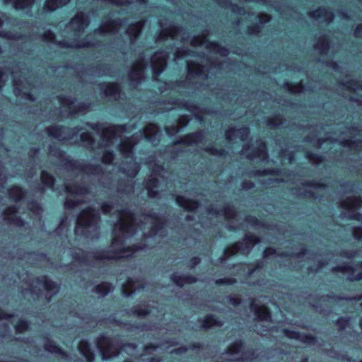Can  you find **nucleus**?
Masks as SVG:
<instances>
[{
	"instance_id": "nucleus-1",
	"label": "nucleus",
	"mask_w": 362,
	"mask_h": 362,
	"mask_svg": "<svg viewBox=\"0 0 362 362\" xmlns=\"http://www.w3.org/2000/svg\"><path fill=\"white\" fill-rule=\"evenodd\" d=\"M103 214L113 211L116 214L117 223L113 228V238L107 250L96 251L94 253H86L81 249L76 248L72 252L74 263L90 264L93 261L111 260L129 257L138 250H144L146 245L125 247L127 239L135 234L139 223L134 215L127 209H123L117 204L104 203L101 206Z\"/></svg>"
},
{
	"instance_id": "nucleus-2",
	"label": "nucleus",
	"mask_w": 362,
	"mask_h": 362,
	"mask_svg": "<svg viewBox=\"0 0 362 362\" xmlns=\"http://www.w3.org/2000/svg\"><path fill=\"white\" fill-rule=\"evenodd\" d=\"M90 23L88 15L83 12L77 13L71 20L67 29L69 31L67 38L71 40L56 42V44L62 48H81L93 47L98 45V40H92L93 35L104 36L107 34L117 33L121 27L122 21L119 19L108 20L103 22L100 28L96 29L93 34L88 35L85 39L80 40L85 29Z\"/></svg>"
},
{
	"instance_id": "nucleus-3",
	"label": "nucleus",
	"mask_w": 362,
	"mask_h": 362,
	"mask_svg": "<svg viewBox=\"0 0 362 362\" xmlns=\"http://www.w3.org/2000/svg\"><path fill=\"white\" fill-rule=\"evenodd\" d=\"M49 156L54 158L56 164L62 167L67 173H70L71 175H78L79 173L99 175L100 177L98 180L104 187H110L114 185L115 181L112 180V174L103 173L100 165H88L69 160L63 151L52 146H49Z\"/></svg>"
},
{
	"instance_id": "nucleus-4",
	"label": "nucleus",
	"mask_w": 362,
	"mask_h": 362,
	"mask_svg": "<svg viewBox=\"0 0 362 362\" xmlns=\"http://www.w3.org/2000/svg\"><path fill=\"white\" fill-rule=\"evenodd\" d=\"M100 214L98 211L88 207L78 215L75 227L77 235H82L91 240L99 238L98 222Z\"/></svg>"
},
{
	"instance_id": "nucleus-5",
	"label": "nucleus",
	"mask_w": 362,
	"mask_h": 362,
	"mask_svg": "<svg viewBox=\"0 0 362 362\" xmlns=\"http://www.w3.org/2000/svg\"><path fill=\"white\" fill-rule=\"evenodd\" d=\"M96 346L100 353L103 360H107L117 356L120 351H126L127 349H129L132 351L129 354L133 355V352L137 348V345L136 344L127 343L122 344L119 338H110L103 335L98 338L96 341Z\"/></svg>"
},
{
	"instance_id": "nucleus-6",
	"label": "nucleus",
	"mask_w": 362,
	"mask_h": 362,
	"mask_svg": "<svg viewBox=\"0 0 362 362\" xmlns=\"http://www.w3.org/2000/svg\"><path fill=\"white\" fill-rule=\"evenodd\" d=\"M204 59H197L194 61H187V77L186 81L177 82V89L180 86H192L194 88H199L203 86H208L204 81L208 79V69L205 70L203 64Z\"/></svg>"
},
{
	"instance_id": "nucleus-7",
	"label": "nucleus",
	"mask_w": 362,
	"mask_h": 362,
	"mask_svg": "<svg viewBox=\"0 0 362 362\" xmlns=\"http://www.w3.org/2000/svg\"><path fill=\"white\" fill-rule=\"evenodd\" d=\"M136 143L135 136H132L121 140L118 145L120 153L127 160H129L122 163L120 171L131 179L135 177L140 170L139 164L135 162L132 157L133 147Z\"/></svg>"
},
{
	"instance_id": "nucleus-8",
	"label": "nucleus",
	"mask_w": 362,
	"mask_h": 362,
	"mask_svg": "<svg viewBox=\"0 0 362 362\" xmlns=\"http://www.w3.org/2000/svg\"><path fill=\"white\" fill-rule=\"evenodd\" d=\"M140 222L141 229H149L148 233L144 232L143 233L148 245L152 244L153 238L157 236L163 237L165 235V230H164L165 220L157 214H144L141 216Z\"/></svg>"
},
{
	"instance_id": "nucleus-9",
	"label": "nucleus",
	"mask_w": 362,
	"mask_h": 362,
	"mask_svg": "<svg viewBox=\"0 0 362 362\" xmlns=\"http://www.w3.org/2000/svg\"><path fill=\"white\" fill-rule=\"evenodd\" d=\"M87 125L90 126L93 130L100 135V141L98 143V148L103 147H110L117 142L121 134L126 131L125 126H110L104 127L100 124H89Z\"/></svg>"
},
{
	"instance_id": "nucleus-10",
	"label": "nucleus",
	"mask_w": 362,
	"mask_h": 362,
	"mask_svg": "<svg viewBox=\"0 0 362 362\" xmlns=\"http://www.w3.org/2000/svg\"><path fill=\"white\" fill-rule=\"evenodd\" d=\"M59 286L47 276L36 278L32 281L29 291L31 294L40 298L41 295L45 296L46 303H49L51 298L59 291Z\"/></svg>"
},
{
	"instance_id": "nucleus-11",
	"label": "nucleus",
	"mask_w": 362,
	"mask_h": 362,
	"mask_svg": "<svg viewBox=\"0 0 362 362\" xmlns=\"http://www.w3.org/2000/svg\"><path fill=\"white\" fill-rule=\"evenodd\" d=\"M260 239L256 236L247 233L243 241L236 243L235 244L228 247L224 250L223 257H220L221 262L226 261L230 257L240 253L242 255H247L252 248L258 243Z\"/></svg>"
},
{
	"instance_id": "nucleus-12",
	"label": "nucleus",
	"mask_w": 362,
	"mask_h": 362,
	"mask_svg": "<svg viewBox=\"0 0 362 362\" xmlns=\"http://www.w3.org/2000/svg\"><path fill=\"white\" fill-rule=\"evenodd\" d=\"M28 72V71L27 70L22 69L21 70V76L18 77L17 76L16 70L11 71L13 82V91L16 96L22 95L23 98L30 101H35V98H34L33 95L28 91V89H32L30 82L31 78L30 76L27 78L23 76L27 74Z\"/></svg>"
},
{
	"instance_id": "nucleus-13",
	"label": "nucleus",
	"mask_w": 362,
	"mask_h": 362,
	"mask_svg": "<svg viewBox=\"0 0 362 362\" xmlns=\"http://www.w3.org/2000/svg\"><path fill=\"white\" fill-rule=\"evenodd\" d=\"M242 349V341H235L228 348L225 353L223 354V358L229 361L242 362L244 361H252L257 357L253 350L243 351Z\"/></svg>"
},
{
	"instance_id": "nucleus-14",
	"label": "nucleus",
	"mask_w": 362,
	"mask_h": 362,
	"mask_svg": "<svg viewBox=\"0 0 362 362\" xmlns=\"http://www.w3.org/2000/svg\"><path fill=\"white\" fill-rule=\"evenodd\" d=\"M165 173V171L163 166L156 164L153 165L150 177L144 182V187L147 190V194L149 197H158L160 187L157 177L164 178L163 174Z\"/></svg>"
},
{
	"instance_id": "nucleus-15",
	"label": "nucleus",
	"mask_w": 362,
	"mask_h": 362,
	"mask_svg": "<svg viewBox=\"0 0 362 362\" xmlns=\"http://www.w3.org/2000/svg\"><path fill=\"white\" fill-rule=\"evenodd\" d=\"M251 311L254 312L256 317L260 321L255 325V331L261 335L266 334L268 328L262 324L261 322H268L271 319V314L268 309L264 305H257L252 300L250 304Z\"/></svg>"
},
{
	"instance_id": "nucleus-16",
	"label": "nucleus",
	"mask_w": 362,
	"mask_h": 362,
	"mask_svg": "<svg viewBox=\"0 0 362 362\" xmlns=\"http://www.w3.org/2000/svg\"><path fill=\"white\" fill-rule=\"evenodd\" d=\"M81 130H82V128L71 129L62 126H52L46 129L49 136L59 141L73 140L74 137H77Z\"/></svg>"
},
{
	"instance_id": "nucleus-17",
	"label": "nucleus",
	"mask_w": 362,
	"mask_h": 362,
	"mask_svg": "<svg viewBox=\"0 0 362 362\" xmlns=\"http://www.w3.org/2000/svg\"><path fill=\"white\" fill-rule=\"evenodd\" d=\"M302 187L292 188V192L294 194L304 197H312L315 199L318 198L319 192L326 189V185L318 182L301 183Z\"/></svg>"
},
{
	"instance_id": "nucleus-18",
	"label": "nucleus",
	"mask_w": 362,
	"mask_h": 362,
	"mask_svg": "<svg viewBox=\"0 0 362 362\" xmlns=\"http://www.w3.org/2000/svg\"><path fill=\"white\" fill-rule=\"evenodd\" d=\"M191 45L193 47L204 45L210 54H219L221 57H226L228 54V50L221 47L216 42H209L206 40V35H202L194 37L191 40Z\"/></svg>"
},
{
	"instance_id": "nucleus-19",
	"label": "nucleus",
	"mask_w": 362,
	"mask_h": 362,
	"mask_svg": "<svg viewBox=\"0 0 362 362\" xmlns=\"http://www.w3.org/2000/svg\"><path fill=\"white\" fill-rule=\"evenodd\" d=\"M241 153L250 160L258 158L260 161H264L268 158L265 144L261 140L257 141L255 147L244 146Z\"/></svg>"
},
{
	"instance_id": "nucleus-20",
	"label": "nucleus",
	"mask_w": 362,
	"mask_h": 362,
	"mask_svg": "<svg viewBox=\"0 0 362 362\" xmlns=\"http://www.w3.org/2000/svg\"><path fill=\"white\" fill-rule=\"evenodd\" d=\"M168 53L165 51L156 52L151 57V66L153 70V78L158 80V76L165 69Z\"/></svg>"
},
{
	"instance_id": "nucleus-21",
	"label": "nucleus",
	"mask_w": 362,
	"mask_h": 362,
	"mask_svg": "<svg viewBox=\"0 0 362 362\" xmlns=\"http://www.w3.org/2000/svg\"><path fill=\"white\" fill-rule=\"evenodd\" d=\"M146 66L145 54H143L133 64L129 74V78L132 86H136L141 81Z\"/></svg>"
},
{
	"instance_id": "nucleus-22",
	"label": "nucleus",
	"mask_w": 362,
	"mask_h": 362,
	"mask_svg": "<svg viewBox=\"0 0 362 362\" xmlns=\"http://www.w3.org/2000/svg\"><path fill=\"white\" fill-rule=\"evenodd\" d=\"M59 103L64 107H67L69 115H74L76 113L82 112L89 108V105L84 103L75 104L74 98L66 96H59Z\"/></svg>"
},
{
	"instance_id": "nucleus-23",
	"label": "nucleus",
	"mask_w": 362,
	"mask_h": 362,
	"mask_svg": "<svg viewBox=\"0 0 362 362\" xmlns=\"http://www.w3.org/2000/svg\"><path fill=\"white\" fill-rule=\"evenodd\" d=\"M333 272H341L346 276L349 281L361 280L362 279V263L351 266H339L333 268Z\"/></svg>"
},
{
	"instance_id": "nucleus-24",
	"label": "nucleus",
	"mask_w": 362,
	"mask_h": 362,
	"mask_svg": "<svg viewBox=\"0 0 362 362\" xmlns=\"http://www.w3.org/2000/svg\"><path fill=\"white\" fill-rule=\"evenodd\" d=\"M98 88L102 97H107L113 100H117L122 98L121 90L117 84H99Z\"/></svg>"
},
{
	"instance_id": "nucleus-25",
	"label": "nucleus",
	"mask_w": 362,
	"mask_h": 362,
	"mask_svg": "<svg viewBox=\"0 0 362 362\" xmlns=\"http://www.w3.org/2000/svg\"><path fill=\"white\" fill-rule=\"evenodd\" d=\"M141 135L144 136L153 146H156L160 141L161 132L156 124H149L145 127Z\"/></svg>"
},
{
	"instance_id": "nucleus-26",
	"label": "nucleus",
	"mask_w": 362,
	"mask_h": 362,
	"mask_svg": "<svg viewBox=\"0 0 362 362\" xmlns=\"http://www.w3.org/2000/svg\"><path fill=\"white\" fill-rule=\"evenodd\" d=\"M283 332L286 337L298 340L310 346L315 345L317 342L316 339L310 334H300L298 332L287 329H284Z\"/></svg>"
},
{
	"instance_id": "nucleus-27",
	"label": "nucleus",
	"mask_w": 362,
	"mask_h": 362,
	"mask_svg": "<svg viewBox=\"0 0 362 362\" xmlns=\"http://www.w3.org/2000/svg\"><path fill=\"white\" fill-rule=\"evenodd\" d=\"M250 134V130L247 127L240 129L230 128L226 132V139L231 142L235 141L237 138L240 141H245Z\"/></svg>"
},
{
	"instance_id": "nucleus-28",
	"label": "nucleus",
	"mask_w": 362,
	"mask_h": 362,
	"mask_svg": "<svg viewBox=\"0 0 362 362\" xmlns=\"http://www.w3.org/2000/svg\"><path fill=\"white\" fill-rule=\"evenodd\" d=\"M17 209L15 206H11L4 211V220L8 224H13L21 227L24 226V221L16 216Z\"/></svg>"
},
{
	"instance_id": "nucleus-29",
	"label": "nucleus",
	"mask_w": 362,
	"mask_h": 362,
	"mask_svg": "<svg viewBox=\"0 0 362 362\" xmlns=\"http://www.w3.org/2000/svg\"><path fill=\"white\" fill-rule=\"evenodd\" d=\"M177 107L185 108L191 112H195L196 110L197 109V107L192 103L182 102L178 100L173 101V103L169 102L165 103L164 104V107H160L159 109L162 112H164L169 111Z\"/></svg>"
},
{
	"instance_id": "nucleus-30",
	"label": "nucleus",
	"mask_w": 362,
	"mask_h": 362,
	"mask_svg": "<svg viewBox=\"0 0 362 362\" xmlns=\"http://www.w3.org/2000/svg\"><path fill=\"white\" fill-rule=\"evenodd\" d=\"M208 211L209 214L223 216L226 219H238V217L239 216V215L235 211L233 207L230 205H227L221 209H216L211 206L208 209Z\"/></svg>"
},
{
	"instance_id": "nucleus-31",
	"label": "nucleus",
	"mask_w": 362,
	"mask_h": 362,
	"mask_svg": "<svg viewBox=\"0 0 362 362\" xmlns=\"http://www.w3.org/2000/svg\"><path fill=\"white\" fill-rule=\"evenodd\" d=\"M212 56H210V58L205 59L204 57L199 58V60L204 59L203 64L205 66V70L208 69V71H206L208 75L211 74L213 75L214 73H216L217 71L221 70L223 69L224 63L218 60L217 59H214L212 60Z\"/></svg>"
},
{
	"instance_id": "nucleus-32",
	"label": "nucleus",
	"mask_w": 362,
	"mask_h": 362,
	"mask_svg": "<svg viewBox=\"0 0 362 362\" xmlns=\"http://www.w3.org/2000/svg\"><path fill=\"white\" fill-rule=\"evenodd\" d=\"M309 16L313 18L320 21V22H326L327 23L332 22L334 18L333 13L325 8H320L313 12H310Z\"/></svg>"
},
{
	"instance_id": "nucleus-33",
	"label": "nucleus",
	"mask_w": 362,
	"mask_h": 362,
	"mask_svg": "<svg viewBox=\"0 0 362 362\" xmlns=\"http://www.w3.org/2000/svg\"><path fill=\"white\" fill-rule=\"evenodd\" d=\"M64 189L69 194L83 195L88 192V189L76 182L71 183L68 179L64 180Z\"/></svg>"
},
{
	"instance_id": "nucleus-34",
	"label": "nucleus",
	"mask_w": 362,
	"mask_h": 362,
	"mask_svg": "<svg viewBox=\"0 0 362 362\" xmlns=\"http://www.w3.org/2000/svg\"><path fill=\"white\" fill-rule=\"evenodd\" d=\"M144 288V283L139 280L134 281L132 279H128L127 282L122 285V294L123 296L128 297L136 290H139Z\"/></svg>"
},
{
	"instance_id": "nucleus-35",
	"label": "nucleus",
	"mask_w": 362,
	"mask_h": 362,
	"mask_svg": "<svg viewBox=\"0 0 362 362\" xmlns=\"http://www.w3.org/2000/svg\"><path fill=\"white\" fill-rule=\"evenodd\" d=\"M306 250L304 249H301L299 252H276V250L272 247H267L264 251V257H267L273 255H276L277 256H285V257H296L298 260L301 259L304 256L306 255Z\"/></svg>"
},
{
	"instance_id": "nucleus-36",
	"label": "nucleus",
	"mask_w": 362,
	"mask_h": 362,
	"mask_svg": "<svg viewBox=\"0 0 362 362\" xmlns=\"http://www.w3.org/2000/svg\"><path fill=\"white\" fill-rule=\"evenodd\" d=\"M182 29L177 26H170L168 28L163 29L156 39L157 42L167 40L168 37L177 39Z\"/></svg>"
},
{
	"instance_id": "nucleus-37",
	"label": "nucleus",
	"mask_w": 362,
	"mask_h": 362,
	"mask_svg": "<svg viewBox=\"0 0 362 362\" xmlns=\"http://www.w3.org/2000/svg\"><path fill=\"white\" fill-rule=\"evenodd\" d=\"M362 206V199L356 197H348L340 203V206L346 210L356 209Z\"/></svg>"
},
{
	"instance_id": "nucleus-38",
	"label": "nucleus",
	"mask_w": 362,
	"mask_h": 362,
	"mask_svg": "<svg viewBox=\"0 0 362 362\" xmlns=\"http://www.w3.org/2000/svg\"><path fill=\"white\" fill-rule=\"evenodd\" d=\"M306 142L310 143L313 146L320 148L324 141H329L331 143L337 142V139H334L331 136H326L324 139L319 136L318 134L312 133L311 136H308L305 139Z\"/></svg>"
},
{
	"instance_id": "nucleus-39",
	"label": "nucleus",
	"mask_w": 362,
	"mask_h": 362,
	"mask_svg": "<svg viewBox=\"0 0 362 362\" xmlns=\"http://www.w3.org/2000/svg\"><path fill=\"white\" fill-rule=\"evenodd\" d=\"M151 310L148 309V306L145 304H139L134 306L129 310H126L125 313L127 316L134 315L138 317H144L151 313Z\"/></svg>"
},
{
	"instance_id": "nucleus-40",
	"label": "nucleus",
	"mask_w": 362,
	"mask_h": 362,
	"mask_svg": "<svg viewBox=\"0 0 362 362\" xmlns=\"http://www.w3.org/2000/svg\"><path fill=\"white\" fill-rule=\"evenodd\" d=\"M204 139V132L199 131L195 133L189 134L183 137L179 143H182L186 145H193L201 143Z\"/></svg>"
},
{
	"instance_id": "nucleus-41",
	"label": "nucleus",
	"mask_w": 362,
	"mask_h": 362,
	"mask_svg": "<svg viewBox=\"0 0 362 362\" xmlns=\"http://www.w3.org/2000/svg\"><path fill=\"white\" fill-rule=\"evenodd\" d=\"M44 347L47 351L52 354H57L60 355L62 358L66 359L68 358L67 354L62 351V349L57 346L53 341L50 340L47 337L45 338Z\"/></svg>"
},
{
	"instance_id": "nucleus-42",
	"label": "nucleus",
	"mask_w": 362,
	"mask_h": 362,
	"mask_svg": "<svg viewBox=\"0 0 362 362\" xmlns=\"http://www.w3.org/2000/svg\"><path fill=\"white\" fill-rule=\"evenodd\" d=\"M78 349L80 353L86 358L87 362H93L94 360V354L87 341L81 340L78 344Z\"/></svg>"
},
{
	"instance_id": "nucleus-43",
	"label": "nucleus",
	"mask_w": 362,
	"mask_h": 362,
	"mask_svg": "<svg viewBox=\"0 0 362 362\" xmlns=\"http://www.w3.org/2000/svg\"><path fill=\"white\" fill-rule=\"evenodd\" d=\"M176 202L180 206L188 211H194L199 206V203L197 202L186 199L183 196H177L176 197Z\"/></svg>"
},
{
	"instance_id": "nucleus-44",
	"label": "nucleus",
	"mask_w": 362,
	"mask_h": 362,
	"mask_svg": "<svg viewBox=\"0 0 362 362\" xmlns=\"http://www.w3.org/2000/svg\"><path fill=\"white\" fill-rule=\"evenodd\" d=\"M339 82L342 88L346 90L356 91L358 89H362V83L352 80L348 76H346L345 78L340 79Z\"/></svg>"
},
{
	"instance_id": "nucleus-45",
	"label": "nucleus",
	"mask_w": 362,
	"mask_h": 362,
	"mask_svg": "<svg viewBox=\"0 0 362 362\" xmlns=\"http://www.w3.org/2000/svg\"><path fill=\"white\" fill-rule=\"evenodd\" d=\"M174 283L178 286H183L185 284H192L197 281V278L191 275L173 274L171 277Z\"/></svg>"
},
{
	"instance_id": "nucleus-46",
	"label": "nucleus",
	"mask_w": 362,
	"mask_h": 362,
	"mask_svg": "<svg viewBox=\"0 0 362 362\" xmlns=\"http://www.w3.org/2000/svg\"><path fill=\"white\" fill-rule=\"evenodd\" d=\"M70 0H46L43 6L45 11H54L66 5Z\"/></svg>"
},
{
	"instance_id": "nucleus-47",
	"label": "nucleus",
	"mask_w": 362,
	"mask_h": 362,
	"mask_svg": "<svg viewBox=\"0 0 362 362\" xmlns=\"http://www.w3.org/2000/svg\"><path fill=\"white\" fill-rule=\"evenodd\" d=\"M270 16L264 14L259 13L255 16V19L258 21L259 24H255L253 26L248 28V33L249 34H257L260 30V25H262L267 22L270 21Z\"/></svg>"
},
{
	"instance_id": "nucleus-48",
	"label": "nucleus",
	"mask_w": 362,
	"mask_h": 362,
	"mask_svg": "<svg viewBox=\"0 0 362 362\" xmlns=\"http://www.w3.org/2000/svg\"><path fill=\"white\" fill-rule=\"evenodd\" d=\"M117 190L119 194H130L134 191V182L132 180H128L125 182H117Z\"/></svg>"
},
{
	"instance_id": "nucleus-49",
	"label": "nucleus",
	"mask_w": 362,
	"mask_h": 362,
	"mask_svg": "<svg viewBox=\"0 0 362 362\" xmlns=\"http://www.w3.org/2000/svg\"><path fill=\"white\" fill-rule=\"evenodd\" d=\"M189 121V119L187 115H182L178 120V123L180 124V127H179L178 125L167 126L165 127L166 133L169 136H173L175 134L180 131V127L186 126Z\"/></svg>"
},
{
	"instance_id": "nucleus-50",
	"label": "nucleus",
	"mask_w": 362,
	"mask_h": 362,
	"mask_svg": "<svg viewBox=\"0 0 362 362\" xmlns=\"http://www.w3.org/2000/svg\"><path fill=\"white\" fill-rule=\"evenodd\" d=\"M144 24V21H139L134 24L129 25L128 28L127 33H128L130 40L133 42L134 40L136 39V37L139 35L143 26Z\"/></svg>"
},
{
	"instance_id": "nucleus-51",
	"label": "nucleus",
	"mask_w": 362,
	"mask_h": 362,
	"mask_svg": "<svg viewBox=\"0 0 362 362\" xmlns=\"http://www.w3.org/2000/svg\"><path fill=\"white\" fill-rule=\"evenodd\" d=\"M339 145L340 146L348 147L351 150L360 151L362 150V141L358 139H344L340 141Z\"/></svg>"
},
{
	"instance_id": "nucleus-52",
	"label": "nucleus",
	"mask_w": 362,
	"mask_h": 362,
	"mask_svg": "<svg viewBox=\"0 0 362 362\" xmlns=\"http://www.w3.org/2000/svg\"><path fill=\"white\" fill-rule=\"evenodd\" d=\"M223 325V322L218 320L214 315H207L205 319L202 321V327L204 329H209L214 327H221Z\"/></svg>"
},
{
	"instance_id": "nucleus-53",
	"label": "nucleus",
	"mask_w": 362,
	"mask_h": 362,
	"mask_svg": "<svg viewBox=\"0 0 362 362\" xmlns=\"http://www.w3.org/2000/svg\"><path fill=\"white\" fill-rule=\"evenodd\" d=\"M112 290L113 286L110 284L103 282L94 287L93 291L98 295V297H104L110 292L112 291Z\"/></svg>"
},
{
	"instance_id": "nucleus-54",
	"label": "nucleus",
	"mask_w": 362,
	"mask_h": 362,
	"mask_svg": "<svg viewBox=\"0 0 362 362\" xmlns=\"http://www.w3.org/2000/svg\"><path fill=\"white\" fill-rule=\"evenodd\" d=\"M6 4L11 3L16 9L30 8L35 0H4Z\"/></svg>"
},
{
	"instance_id": "nucleus-55",
	"label": "nucleus",
	"mask_w": 362,
	"mask_h": 362,
	"mask_svg": "<svg viewBox=\"0 0 362 362\" xmlns=\"http://www.w3.org/2000/svg\"><path fill=\"white\" fill-rule=\"evenodd\" d=\"M315 49L318 51L320 54H326L329 50V42L327 38L325 36L320 37L315 44Z\"/></svg>"
},
{
	"instance_id": "nucleus-56",
	"label": "nucleus",
	"mask_w": 362,
	"mask_h": 362,
	"mask_svg": "<svg viewBox=\"0 0 362 362\" xmlns=\"http://www.w3.org/2000/svg\"><path fill=\"white\" fill-rule=\"evenodd\" d=\"M80 139L86 147L91 150L95 149V141L90 134L87 132L81 133L80 135Z\"/></svg>"
},
{
	"instance_id": "nucleus-57",
	"label": "nucleus",
	"mask_w": 362,
	"mask_h": 362,
	"mask_svg": "<svg viewBox=\"0 0 362 362\" xmlns=\"http://www.w3.org/2000/svg\"><path fill=\"white\" fill-rule=\"evenodd\" d=\"M8 192L9 197L15 202L20 201L25 195L24 191L18 187H14Z\"/></svg>"
},
{
	"instance_id": "nucleus-58",
	"label": "nucleus",
	"mask_w": 362,
	"mask_h": 362,
	"mask_svg": "<svg viewBox=\"0 0 362 362\" xmlns=\"http://www.w3.org/2000/svg\"><path fill=\"white\" fill-rule=\"evenodd\" d=\"M308 259H309V262L310 261H313L314 262H317V266H312V265H308V270L310 272H316L321 267H322L323 265L325 264V263L321 262V260L320 259L318 255H314L312 258H310L309 257H308Z\"/></svg>"
},
{
	"instance_id": "nucleus-59",
	"label": "nucleus",
	"mask_w": 362,
	"mask_h": 362,
	"mask_svg": "<svg viewBox=\"0 0 362 362\" xmlns=\"http://www.w3.org/2000/svg\"><path fill=\"white\" fill-rule=\"evenodd\" d=\"M282 162L287 160L288 163H291L293 159V151L288 149H282L279 153Z\"/></svg>"
},
{
	"instance_id": "nucleus-60",
	"label": "nucleus",
	"mask_w": 362,
	"mask_h": 362,
	"mask_svg": "<svg viewBox=\"0 0 362 362\" xmlns=\"http://www.w3.org/2000/svg\"><path fill=\"white\" fill-rule=\"evenodd\" d=\"M42 182L47 187H52L54 185L53 177L45 171L41 173Z\"/></svg>"
},
{
	"instance_id": "nucleus-61",
	"label": "nucleus",
	"mask_w": 362,
	"mask_h": 362,
	"mask_svg": "<svg viewBox=\"0 0 362 362\" xmlns=\"http://www.w3.org/2000/svg\"><path fill=\"white\" fill-rule=\"evenodd\" d=\"M217 4L223 7H227L228 5L231 6V10L233 12H237L239 14H241L244 9L242 8H239L238 6L234 4H230L228 0H214Z\"/></svg>"
},
{
	"instance_id": "nucleus-62",
	"label": "nucleus",
	"mask_w": 362,
	"mask_h": 362,
	"mask_svg": "<svg viewBox=\"0 0 362 362\" xmlns=\"http://www.w3.org/2000/svg\"><path fill=\"white\" fill-rule=\"evenodd\" d=\"M110 68L105 65H100L96 67L94 71H91L90 74L97 76H103L110 74Z\"/></svg>"
},
{
	"instance_id": "nucleus-63",
	"label": "nucleus",
	"mask_w": 362,
	"mask_h": 362,
	"mask_svg": "<svg viewBox=\"0 0 362 362\" xmlns=\"http://www.w3.org/2000/svg\"><path fill=\"white\" fill-rule=\"evenodd\" d=\"M192 52L189 51L188 49L185 48H179L176 50L175 53L174 60L177 61L180 59L185 58L189 55H190V53Z\"/></svg>"
},
{
	"instance_id": "nucleus-64",
	"label": "nucleus",
	"mask_w": 362,
	"mask_h": 362,
	"mask_svg": "<svg viewBox=\"0 0 362 362\" xmlns=\"http://www.w3.org/2000/svg\"><path fill=\"white\" fill-rule=\"evenodd\" d=\"M283 124V119L280 116L269 118L267 122V125L270 128H276Z\"/></svg>"
}]
</instances>
